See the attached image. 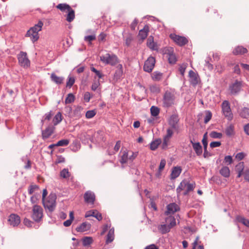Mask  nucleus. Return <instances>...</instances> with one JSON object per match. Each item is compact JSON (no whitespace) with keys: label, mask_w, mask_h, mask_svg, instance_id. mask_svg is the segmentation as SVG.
Here are the masks:
<instances>
[{"label":"nucleus","mask_w":249,"mask_h":249,"mask_svg":"<svg viewBox=\"0 0 249 249\" xmlns=\"http://www.w3.org/2000/svg\"><path fill=\"white\" fill-rule=\"evenodd\" d=\"M171 229V228L167 224L161 225L159 227V230L162 234L168 232Z\"/></svg>","instance_id":"nucleus-36"},{"label":"nucleus","mask_w":249,"mask_h":249,"mask_svg":"<svg viewBox=\"0 0 249 249\" xmlns=\"http://www.w3.org/2000/svg\"><path fill=\"white\" fill-rule=\"evenodd\" d=\"M70 143V141L68 139H62L59 141L55 145L57 146H66Z\"/></svg>","instance_id":"nucleus-45"},{"label":"nucleus","mask_w":249,"mask_h":249,"mask_svg":"<svg viewBox=\"0 0 249 249\" xmlns=\"http://www.w3.org/2000/svg\"><path fill=\"white\" fill-rule=\"evenodd\" d=\"M43 23L39 20L38 23L27 31L26 36L29 37L33 42L36 41L39 37L38 32L42 30Z\"/></svg>","instance_id":"nucleus-1"},{"label":"nucleus","mask_w":249,"mask_h":249,"mask_svg":"<svg viewBox=\"0 0 249 249\" xmlns=\"http://www.w3.org/2000/svg\"><path fill=\"white\" fill-rule=\"evenodd\" d=\"M169 53L167 54V55L169 62L171 64H174L176 63L177 60L175 54L173 53V49L170 48V50H169Z\"/></svg>","instance_id":"nucleus-31"},{"label":"nucleus","mask_w":249,"mask_h":249,"mask_svg":"<svg viewBox=\"0 0 249 249\" xmlns=\"http://www.w3.org/2000/svg\"><path fill=\"white\" fill-rule=\"evenodd\" d=\"M62 120V114L60 112H58L54 117L53 119V123L54 125H57L60 123Z\"/></svg>","instance_id":"nucleus-37"},{"label":"nucleus","mask_w":249,"mask_h":249,"mask_svg":"<svg viewBox=\"0 0 249 249\" xmlns=\"http://www.w3.org/2000/svg\"><path fill=\"white\" fill-rule=\"evenodd\" d=\"M100 84L99 80L97 81H94L91 85V90L93 91L99 90V92H100V90L98 89V88L100 86Z\"/></svg>","instance_id":"nucleus-50"},{"label":"nucleus","mask_w":249,"mask_h":249,"mask_svg":"<svg viewBox=\"0 0 249 249\" xmlns=\"http://www.w3.org/2000/svg\"><path fill=\"white\" fill-rule=\"evenodd\" d=\"M160 143L161 140L160 139H157L152 141L150 143V149L152 150H156Z\"/></svg>","instance_id":"nucleus-41"},{"label":"nucleus","mask_w":249,"mask_h":249,"mask_svg":"<svg viewBox=\"0 0 249 249\" xmlns=\"http://www.w3.org/2000/svg\"><path fill=\"white\" fill-rule=\"evenodd\" d=\"M202 142L204 146V150H206L207 148L208 142H207V133L204 134L202 140Z\"/></svg>","instance_id":"nucleus-54"},{"label":"nucleus","mask_w":249,"mask_h":249,"mask_svg":"<svg viewBox=\"0 0 249 249\" xmlns=\"http://www.w3.org/2000/svg\"><path fill=\"white\" fill-rule=\"evenodd\" d=\"M96 39V36L95 35H92L90 36H86L84 37V40L88 42L89 45L91 44V41L94 40Z\"/></svg>","instance_id":"nucleus-51"},{"label":"nucleus","mask_w":249,"mask_h":249,"mask_svg":"<svg viewBox=\"0 0 249 249\" xmlns=\"http://www.w3.org/2000/svg\"><path fill=\"white\" fill-rule=\"evenodd\" d=\"M205 116L204 118V123L205 124L208 123L210 120L211 119L212 117V114L211 112L209 110H206L205 112Z\"/></svg>","instance_id":"nucleus-49"},{"label":"nucleus","mask_w":249,"mask_h":249,"mask_svg":"<svg viewBox=\"0 0 249 249\" xmlns=\"http://www.w3.org/2000/svg\"><path fill=\"white\" fill-rule=\"evenodd\" d=\"M56 7L62 12L68 11L71 9V7L69 5L66 3H60L57 5Z\"/></svg>","instance_id":"nucleus-39"},{"label":"nucleus","mask_w":249,"mask_h":249,"mask_svg":"<svg viewBox=\"0 0 249 249\" xmlns=\"http://www.w3.org/2000/svg\"><path fill=\"white\" fill-rule=\"evenodd\" d=\"M181 171L182 169L180 166H176L173 167L170 175L171 179H175L178 177L180 175Z\"/></svg>","instance_id":"nucleus-23"},{"label":"nucleus","mask_w":249,"mask_h":249,"mask_svg":"<svg viewBox=\"0 0 249 249\" xmlns=\"http://www.w3.org/2000/svg\"><path fill=\"white\" fill-rule=\"evenodd\" d=\"M247 49L242 46H237L233 51V53L235 55L243 54L247 52Z\"/></svg>","instance_id":"nucleus-28"},{"label":"nucleus","mask_w":249,"mask_h":249,"mask_svg":"<svg viewBox=\"0 0 249 249\" xmlns=\"http://www.w3.org/2000/svg\"><path fill=\"white\" fill-rule=\"evenodd\" d=\"M75 99L74 96L72 93H69L68 94L66 97L65 102L66 104H70L74 102Z\"/></svg>","instance_id":"nucleus-48"},{"label":"nucleus","mask_w":249,"mask_h":249,"mask_svg":"<svg viewBox=\"0 0 249 249\" xmlns=\"http://www.w3.org/2000/svg\"><path fill=\"white\" fill-rule=\"evenodd\" d=\"M91 228V225L87 222H83L79 226L76 228V230L77 232H84L89 230Z\"/></svg>","instance_id":"nucleus-24"},{"label":"nucleus","mask_w":249,"mask_h":249,"mask_svg":"<svg viewBox=\"0 0 249 249\" xmlns=\"http://www.w3.org/2000/svg\"><path fill=\"white\" fill-rule=\"evenodd\" d=\"M60 176L63 178H67L70 177V173L68 169H63L60 173Z\"/></svg>","instance_id":"nucleus-44"},{"label":"nucleus","mask_w":249,"mask_h":249,"mask_svg":"<svg viewBox=\"0 0 249 249\" xmlns=\"http://www.w3.org/2000/svg\"><path fill=\"white\" fill-rule=\"evenodd\" d=\"M166 165V160L164 159H162L160 160V164L159 167L158 172L156 173V177L159 178L161 175L160 172L163 170Z\"/></svg>","instance_id":"nucleus-34"},{"label":"nucleus","mask_w":249,"mask_h":249,"mask_svg":"<svg viewBox=\"0 0 249 249\" xmlns=\"http://www.w3.org/2000/svg\"><path fill=\"white\" fill-rule=\"evenodd\" d=\"M53 127L51 126L47 127L44 130L42 131L43 139L45 140L50 137L53 133Z\"/></svg>","instance_id":"nucleus-22"},{"label":"nucleus","mask_w":249,"mask_h":249,"mask_svg":"<svg viewBox=\"0 0 249 249\" xmlns=\"http://www.w3.org/2000/svg\"><path fill=\"white\" fill-rule=\"evenodd\" d=\"M239 115L242 118L249 119V108L248 107L243 108L240 111Z\"/></svg>","instance_id":"nucleus-32"},{"label":"nucleus","mask_w":249,"mask_h":249,"mask_svg":"<svg viewBox=\"0 0 249 249\" xmlns=\"http://www.w3.org/2000/svg\"><path fill=\"white\" fill-rule=\"evenodd\" d=\"M175 96L173 93L170 91H166L163 98V106L165 107H171L174 104Z\"/></svg>","instance_id":"nucleus-7"},{"label":"nucleus","mask_w":249,"mask_h":249,"mask_svg":"<svg viewBox=\"0 0 249 249\" xmlns=\"http://www.w3.org/2000/svg\"><path fill=\"white\" fill-rule=\"evenodd\" d=\"M220 174L225 178H228L230 176V170L227 166H223L219 170Z\"/></svg>","instance_id":"nucleus-25"},{"label":"nucleus","mask_w":249,"mask_h":249,"mask_svg":"<svg viewBox=\"0 0 249 249\" xmlns=\"http://www.w3.org/2000/svg\"><path fill=\"white\" fill-rule=\"evenodd\" d=\"M244 168V164L243 162H240L236 166V171L237 172H243Z\"/></svg>","instance_id":"nucleus-57"},{"label":"nucleus","mask_w":249,"mask_h":249,"mask_svg":"<svg viewBox=\"0 0 249 249\" xmlns=\"http://www.w3.org/2000/svg\"><path fill=\"white\" fill-rule=\"evenodd\" d=\"M93 242L92 237H85L82 239V243L84 246L87 247L90 245Z\"/></svg>","instance_id":"nucleus-42"},{"label":"nucleus","mask_w":249,"mask_h":249,"mask_svg":"<svg viewBox=\"0 0 249 249\" xmlns=\"http://www.w3.org/2000/svg\"><path fill=\"white\" fill-rule=\"evenodd\" d=\"M19 64L24 68H27L30 66V61L29 60L26 53L20 52L18 55Z\"/></svg>","instance_id":"nucleus-8"},{"label":"nucleus","mask_w":249,"mask_h":249,"mask_svg":"<svg viewBox=\"0 0 249 249\" xmlns=\"http://www.w3.org/2000/svg\"><path fill=\"white\" fill-rule=\"evenodd\" d=\"M222 111L223 115L229 120H231L233 118V115L230 107L229 101L225 100L221 105Z\"/></svg>","instance_id":"nucleus-6"},{"label":"nucleus","mask_w":249,"mask_h":249,"mask_svg":"<svg viewBox=\"0 0 249 249\" xmlns=\"http://www.w3.org/2000/svg\"><path fill=\"white\" fill-rule=\"evenodd\" d=\"M56 196L54 194L51 193L48 197L42 200L44 207L49 212L54 211L56 206Z\"/></svg>","instance_id":"nucleus-3"},{"label":"nucleus","mask_w":249,"mask_h":249,"mask_svg":"<svg viewBox=\"0 0 249 249\" xmlns=\"http://www.w3.org/2000/svg\"><path fill=\"white\" fill-rule=\"evenodd\" d=\"M167 210L165 212L166 215L173 214L179 210V207L175 203H171L168 204L167 207Z\"/></svg>","instance_id":"nucleus-15"},{"label":"nucleus","mask_w":249,"mask_h":249,"mask_svg":"<svg viewBox=\"0 0 249 249\" xmlns=\"http://www.w3.org/2000/svg\"><path fill=\"white\" fill-rule=\"evenodd\" d=\"M151 115L154 117L157 116L160 113V109L158 107L152 106L150 108Z\"/></svg>","instance_id":"nucleus-46"},{"label":"nucleus","mask_w":249,"mask_h":249,"mask_svg":"<svg viewBox=\"0 0 249 249\" xmlns=\"http://www.w3.org/2000/svg\"><path fill=\"white\" fill-rule=\"evenodd\" d=\"M129 160V152L124 151L123 155L122 156L121 159L120 160V162L122 164L126 163Z\"/></svg>","instance_id":"nucleus-35"},{"label":"nucleus","mask_w":249,"mask_h":249,"mask_svg":"<svg viewBox=\"0 0 249 249\" xmlns=\"http://www.w3.org/2000/svg\"><path fill=\"white\" fill-rule=\"evenodd\" d=\"M84 198L86 203L93 204L95 200V195L93 192L88 191L84 194Z\"/></svg>","instance_id":"nucleus-13"},{"label":"nucleus","mask_w":249,"mask_h":249,"mask_svg":"<svg viewBox=\"0 0 249 249\" xmlns=\"http://www.w3.org/2000/svg\"><path fill=\"white\" fill-rule=\"evenodd\" d=\"M8 221L11 226H18L20 223V218L18 215L12 213L9 215Z\"/></svg>","instance_id":"nucleus-14"},{"label":"nucleus","mask_w":249,"mask_h":249,"mask_svg":"<svg viewBox=\"0 0 249 249\" xmlns=\"http://www.w3.org/2000/svg\"><path fill=\"white\" fill-rule=\"evenodd\" d=\"M246 154L244 152H239L235 156V158L239 160H243L245 157Z\"/></svg>","instance_id":"nucleus-64"},{"label":"nucleus","mask_w":249,"mask_h":249,"mask_svg":"<svg viewBox=\"0 0 249 249\" xmlns=\"http://www.w3.org/2000/svg\"><path fill=\"white\" fill-rule=\"evenodd\" d=\"M149 31V28L148 25H145L143 29L139 31L138 34V37L143 41L147 36L148 32Z\"/></svg>","instance_id":"nucleus-20"},{"label":"nucleus","mask_w":249,"mask_h":249,"mask_svg":"<svg viewBox=\"0 0 249 249\" xmlns=\"http://www.w3.org/2000/svg\"><path fill=\"white\" fill-rule=\"evenodd\" d=\"M210 136L213 139H221L223 135L221 133L213 131L210 133Z\"/></svg>","instance_id":"nucleus-47"},{"label":"nucleus","mask_w":249,"mask_h":249,"mask_svg":"<svg viewBox=\"0 0 249 249\" xmlns=\"http://www.w3.org/2000/svg\"><path fill=\"white\" fill-rule=\"evenodd\" d=\"M117 70L114 74L113 80L115 82L120 80L123 74V66L122 64H119L116 67Z\"/></svg>","instance_id":"nucleus-17"},{"label":"nucleus","mask_w":249,"mask_h":249,"mask_svg":"<svg viewBox=\"0 0 249 249\" xmlns=\"http://www.w3.org/2000/svg\"><path fill=\"white\" fill-rule=\"evenodd\" d=\"M242 87V82L238 80H235V82L229 86V90H230L231 94H235L239 92Z\"/></svg>","instance_id":"nucleus-11"},{"label":"nucleus","mask_w":249,"mask_h":249,"mask_svg":"<svg viewBox=\"0 0 249 249\" xmlns=\"http://www.w3.org/2000/svg\"><path fill=\"white\" fill-rule=\"evenodd\" d=\"M155 64V59L152 56L149 57L145 61L144 66L143 70L144 71L150 72L154 68Z\"/></svg>","instance_id":"nucleus-9"},{"label":"nucleus","mask_w":249,"mask_h":249,"mask_svg":"<svg viewBox=\"0 0 249 249\" xmlns=\"http://www.w3.org/2000/svg\"><path fill=\"white\" fill-rule=\"evenodd\" d=\"M38 188V186L36 185H30L28 188V193L30 195H32L35 191V190L37 189Z\"/></svg>","instance_id":"nucleus-59"},{"label":"nucleus","mask_w":249,"mask_h":249,"mask_svg":"<svg viewBox=\"0 0 249 249\" xmlns=\"http://www.w3.org/2000/svg\"><path fill=\"white\" fill-rule=\"evenodd\" d=\"M43 217V209L39 205L35 204L33 206L32 218L36 222H40Z\"/></svg>","instance_id":"nucleus-5"},{"label":"nucleus","mask_w":249,"mask_h":249,"mask_svg":"<svg viewBox=\"0 0 249 249\" xmlns=\"http://www.w3.org/2000/svg\"><path fill=\"white\" fill-rule=\"evenodd\" d=\"M186 68H187L186 64H183L180 66V67L179 68V71L182 76L184 75Z\"/></svg>","instance_id":"nucleus-61"},{"label":"nucleus","mask_w":249,"mask_h":249,"mask_svg":"<svg viewBox=\"0 0 249 249\" xmlns=\"http://www.w3.org/2000/svg\"><path fill=\"white\" fill-rule=\"evenodd\" d=\"M138 156V152H133L130 151L129 152V160L132 161Z\"/></svg>","instance_id":"nucleus-60"},{"label":"nucleus","mask_w":249,"mask_h":249,"mask_svg":"<svg viewBox=\"0 0 249 249\" xmlns=\"http://www.w3.org/2000/svg\"><path fill=\"white\" fill-rule=\"evenodd\" d=\"M95 114H96V112L94 110H89V111H87V112L86 113V117L88 119H90V118H93L95 115Z\"/></svg>","instance_id":"nucleus-55"},{"label":"nucleus","mask_w":249,"mask_h":249,"mask_svg":"<svg viewBox=\"0 0 249 249\" xmlns=\"http://www.w3.org/2000/svg\"><path fill=\"white\" fill-rule=\"evenodd\" d=\"M190 142L192 144L193 148L197 156H200L202 153V147L199 142H194L193 140H190Z\"/></svg>","instance_id":"nucleus-19"},{"label":"nucleus","mask_w":249,"mask_h":249,"mask_svg":"<svg viewBox=\"0 0 249 249\" xmlns=\"http://www.w3.org/2000/svg\"><path fill=\"white\" fill-rule=\"evenodd\" d=\"M178 115L175 114L172 115L169 120V124L172 128L177 129L178 127Z\"/></svg>","instance_id":"nucleus-21"},{"label":"nucleus","mask_w":249,"mask_h":249,"mask_svg":"<svg viewBox=\"0 0 249 249\" xmlns=\"http://www.w3.org/2000/svg\"><path fill=\"white\" fill-rule=\"evenodd\" d=\"M92 95L89 92H86L84 93V99L86 102H89Z\"/></svg>","instance_id":"nucleus-62"},{"label":"nucleus","mask_w":249,"mask_h":249,"mask_svg":"<svg viewBox=\"0 0 249 249\" xmlns=\"http://www.w3.org/2000/svg\"><path fill=\"white\" fill-rule=\"evenodd\" d=\"M51 79L52 81L57 84H62L64 80V78L63 77L58 76L54 73L51 74Z\"/></svg>","instance_id":"nucleus-26"},{"label":"nucleus","mask_w":249,"mask_h":249,"mask_svg":"<svg viewBox=\"0 0 249 249\" xmlns=\"http://www.w3.org/2000/svg\"><path fill=\"white\" fill-rule=\"evenodd\" d=\"M173 131L172 128H169L167 129L166 134L163 137L162 142V148L165 149L169 144L170 139L173 135Z\"/></svg>","instance_id":"nucleus-12"},{"label":"nucleus","mask_w":249,"mask_h":249,"mask_svg":"<svg viewBox=\"0 0 249 249\" xmlns=\"http://www.w3.org/2000/svg\"><path fill=\"white\" fill-rule=\"evenodd\" d=\"M165 222L166 224L169 225L171 228L176 225V219L173 216H169L166 218Z\"/></svg>","instance_id":"nucleus-30"},{"label":"nucleus","mask_w":249,"mask_h":249,"mask_svg":"<svg viewBox=\"0 0 249 249\" xmlns=\"http://www.w3.org/2000/svg\"><path fill=\"white\" fill-rule=\"evenodd\" d=\"M114 239V229L113 228L110 229L107 233L106 243L108 244L112 242Z\"/></svg>","instance_id":"nucleus-29"},{"label":"nucleus","mask_w":249,"mask_h":249,"mask_svg":"<svg viewBox=\"0 0 249 249\" xmlns=\"http://www.w3.org/2000/svg\"><path fill=\"white\" fill-rule=\"evenodd\" d=\"M226 135L229 137H231L235 134L234 127L232 124L227 126L225 130Z\"/></svg>","instance_id":"nucleus-27"},{"label":"nucleus","mask_w":249,"mask_h":249,"mask_svg":"<svg viewBox=\"0 0 249 249\" xmlns=\"http://www.w3.org/2000/svg\"><path fill=\"white\" fill-rule=\"evenodd\" d=\"M238 221L246 227H249V220L244 217H240L238 218Z\"/></svg>","instance_id":"nucleus-56"},{"label":"nucleus","mask_w":249,"mask_h":249,"mask_svg":"<svg viewBox=\"0 0 249 249\" xmlns=\"http://www.w3.org/2000/svg\"><path fill=\"white\" fill-rule=\"evenodd\" d=\"M224 161L226 163L229 165L232 163L233 160L231 156H226L224 158Z\"/></svg>","instance_id":"nucleus-63"},{"label":"nucleus","mask_w":249,"mask_h":249,"mask_svg":"<svg viewBox=\"0 0 249 249\" xmlns=\"http://www.w3.org/2000/svg\"><path fill=\"white\" fill-rule=\"evenodd\" d=\"M75 82V79L73 77L69 76L66 86L68 87L71 88Z\"/></svg>","instance_id":"nucleus-52"},{"label":"nucleus","mask_w":249,"mask_h":249,"mask_svg":"<svg viewBox=\"0 0 249 249\" xmlns=\"http://www.w3.org/2000/svg\"><path fill=\"white\" fill-rule=\"evenodd\" d=\"M195 186L196 184L195 183H190L186 180H182L177 188L178 195H180L182 191H184L183 193L184 196L188 195L190 192L194 190Z\"/></svg>","instance_id":"nucleus-2"},{"label":"nucleus","mask_w":249,"mask_h":249,"mask_svg":"<svg viewBox=\"0 0 249 249\" xmlns=\"http://www.w3.org/2000/svg\"><path fill=\"white\" fill-rule=\"evenodd\" d=\"M100 60L106 65L115 66L119 63L117 56L113 53L110 54L106 53L100 56Z\"/></svg>","instance_id":"nucleus-4"},{"label":"nucleus","mask_w":249,"mask_h":249,"mask_svg":"<svg viewBox=\"0 0 249 249\" xmlns=\"http://www.w3.org/2000/svg\"><path fill=\"white\" fill-rule=\"evenodd\" d=\"M149 89L151 92L155 94L159 93L160 91V86L156 84L150 85Z\"/></svg>","instance_id":"nucleus-38"},{"label":"nucleus","mask_w":249,"mask_h":249,"mask_svg":"<svg viewBox=\"0 0 249 249\" xmlns=\"http://www.w3.org/2000/svg\"><path fill=\"white\" fill-rule=\"evenodd\" d=\"M67 12L68 13L67 15L66 20L69 22H71L75 18L74 11L71 8Z\"/></svg>","instance_id":"nucleus-33"},{"label":"nucleus","mask_w":249,"mask_h":249,"mask_svg":"<svg viewBox=\"0 0 249 249\" xmlns=\"http://www.w3.org/2000/svg\"><path fill=\"white\" fill-rule=\"evenodd\" d=\"M163 74L160 72L155 71L153 73L152 77L155 81H160L162 79Z\"/></svg>","instance_id":"nucleus-43"},{"label":"nucleus","mask_w":249,"mask_h":249,"mask_svg":"<svg viewBox=\"0 0 249 249\" xmlns=\"http://www.w3.org/2000/svg\"><path fill=\"white\" fill-rule=\"evenodd\" d=\"M170 37L175 42L180 46L186 44L188 41L186 37L176 34H171Z\"/></svg>","instance_id":"nucleus-10"},{"label":"nucleus","mask_w":249,"mask_h":249,"mask_svg":"<svg viewBox=\"0 0 249 249\" xmlns=\"http://www.w3.org/2000/svg\"><path fill=\"white\" fill-rule=\"evenodd\" d=\"M90 70L94 72L96 75L99 78H101L103 76L102 73L99 71L97 70L95 68L92 67L90 68Z\"/></svg>","instance_id":"nucleus-58"},{"label":"nucleus","mask_w":249,"mask_h":249,"mask_svg":"<svg viewBox=\"0 0 249 249\" xmlns=\"http://www.w3.org/2000/svg\"><path fill=\"white\" fill-rule=\"evenodd\" d=\"M147 46L152 51H158L159 46L157 43L154 41V37L153 36H150L147 40Z\"/></svg>","instance_id":"nucleus-18"},{"label":"nucleus","mask_w":249,"mask_h":249,"mask_svg":"<svg viewBox=\"0 0 249 249\" xmlns=\"http://www.w3.org/2000/svg\"><path fill=\"white\" fill-rule=\"evenodd\" d=\"M189 81L194 86H196L199 81V78L197 73L191 70L189 72Z\"/></svg>","instance_id":"nucleus-16"},{"label":"nucleus","mask_w":249,"mask_h":249,"mask_svg":"<svg viewBox=\"0 0 249 249\" xmlns=\"http://www.w3.org/2000/svg\"><path fill=\"white\" fill-rule=\"evenodd\" d=\"M52 116L51 111L46 113L43 117L41 122L43 123L46 120L49 121L51 120Z\"/></svg>","instance_id":"nucleus-53"},{"label":"nucleus","mask_w":249,"mask_h":249,"mask_svg":"<svg viewBox=\"0 0 249 249\" xmlns=\"http://www.w3.org/2000/svg\"><path fill=\"white\" fill-rule=\"evenodd\" d=\"M199 237L198 236L196 237L195 241L194 242V243L193 244V249H196L197 245H198V249H204L203 246L201 244V242L199 241Z\"/></svg>","instance_id":"nucleus-40"}]
</instances>
